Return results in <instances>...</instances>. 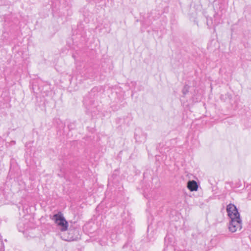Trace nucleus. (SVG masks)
<instances>
[{
    "label": "nucleus",
    "mask_w": 251,
    "mask_h": 251,
    "mask_svg": "<svg viewBox=\"0 0 251 251\" xmlns=\"http://www.w3.org/2000/svg\"><path fill=\"white\" fill-rule=\"evenodd\" d=\"M242 220L240 216L235 218H231L228 224L229 230L231 232H235L238 230H240L242 228Z\"/></svg>",
    "instance_id": "nucleus-1"
},
{
    "label": "nucleus",
    "mask_w": 251,
    "mask_h": 251,
    "mask_svg": "<svg viewBox=\"0 0 251 251\" xmlns=\"http://www.w3.org/2000/svg\"><path fill=\"white\" fill-rule=\"evenodd\" d=\"M52 219L55 223L61 227V230L64 231L67 230L68 224L61 214H55L53 216Z\"/></svg>",
    "instance_id": "nucleus-2"
},
{
    "label": "nucleus",
    "mask_w": 251,
    "mask_h": 251,
    "mask_svg": "<svg viewBox=\"0 0 251 251\" xmlns=\"http://www.w3.org/2000/svg\"><path fill=\"white\" fill-rule=\"evenodd\" d=\"M226 211L230 219L240 216L237 207L234 204L230 203L228 204L226 206Z\"/></svg>",
    "instance_id": "nucleus-3"
},
{
    "label": "nucleus",
    "mask_w": 251,
    "mask_h": 251,
    "mask_svg": "<svg viewBox=\"0 0 251 251\" xmlns=\"http://www.w3.org/2000/svg\"><path fill=\"white\" fill-rule=\"evenodd\" d=\"M187 188L191 191H197L198 188V185L195 180H190L187 182Z\"/></svg>",
    "instance_id": "nucleus-4"
},
{
    "label": "nucleus",
    "mask_w": 251,
    "mask_h": 251,
    "mask_svg": "<svg viewBox=\"0 0 251 251\" xmlns=\"http://www.w3.org/2000/svg\"><path fill=\"white\" fill-rule=\"evenodd\" d=\"M189 86L186 84L183 87V88L182 89V92L183 93V96L184 97L189 92Z\"/></svg>",
    "instance_id": "nucleus-5"
}]
</instances>
